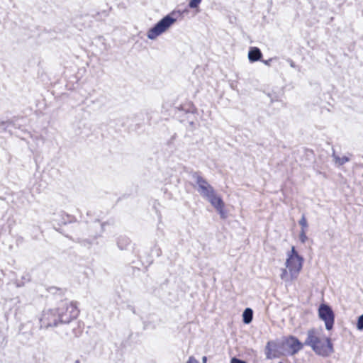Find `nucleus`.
I'll return each mask as SVG.
<instances>
[{
    "label": "nucleus",
    "mask_w": 363,
    "mask_h": 363,
    "mask_svg": "<svg viewBox=\"0 0 363 363\" xmlns=\"http://www.w3.org/2000/svg\"><path fill=\"white\" fill-rule=\"evenodd\" d=\"M206 362H207V357L206 356L203 357L202 363H206Z\"/></svg>",
    "instance_id": "cd10ccee"
},
{
    "label": "nucleus",
    "mask_w": 363,
    "mask_h": 363,
    "mask_svg": "<svg viewBox=\"0 0 363 363\" xmlns=\"http://www.w3.org/2000/svg\"><path fill=\"white\" fill-rule=\"evenodd\" d=\"M253 318V311L250 308L245 309L242 313V321L245 324H249Z\"/></svg>",
    "instance_id": "ddd939ff"
},
{
    "label": "nucleus",
    "mask_w": 363,
    "mask_h": 363,
    "mask_svg": "<svg viewBox=\"0 0 363 363\" xmlns=\"http://www.w3.org/2000/svg\"><path fill=\"white\" fill-rule=\"evenodd\" d=\"M273 60V58H269V60H262V62L267 65V66H270L271 65V62Z\"/></svg>",
    "instance_id": "bb28decb"
},
{
    "label": "nucleus",
    "mask_w": 363,
    "mask_h": 363,
    "mask_svg": "<svg viewBox=\"0 0 363 363\" xmlns=\"http://www.w3.org/2000/svg\"><path fill=\"white\" fill-rule=\"evenodd\" d=\"M33 324L28 321L26 323H22L19 327V334L25 337L26 339L29 340L33 335Z\"/></svg>",
    "instance_id": "1a4fd4ad"
},
{
    "label": "nucleus",
    "mask_w": 363,
    "mask_h": 363,
    "mask_svg": "<svg viewBox=\"0 0 363 363\" xmlns=\"http://www.w3.org/2000/svg\"><path fill=\"white\" fill-rule=\"evenodd\" d=\"M356 327L358 330H363V314L358 317Z\"/></svg>",
    "instance_id": "4be33fe9"
},
{
    "label": "nucleus",
    "mask_w": 363,
    "mask_h": 363,
    "mask_svg": "<svg viewBox=\"0 0 363 363\" xmlns=\"http://www.w3.org/2000/svg\"><path fill=\"white\" fill-rule=\"evenodd\" d=\"M74 363H81L79 359L75 360Z\"/></svg>",
    "instance_id": "7c9ffc66"
},
{
    "label": "nucleus",
    "mask_w": 363,
    "mask_h": 363,
    "mask_svg": "<svg viewBox=\"0 0 363 363\" xmlns=\"http://www.w3.org/2000/svg\"><path fill=\"white\" fill-rule=\"evenodd\" d=\"M207 201L210 202V203L216 209L217 208H220V206L224 205V202L221 197L217 196L216 191L211 194L208 197L206 198Z\"/></svg>",
    "instance_id": "9b49d317"
},
{
    "label": "nucleus",
    "mask_w": 363,
    "mask_h": 363,
    "mask_svg": "<svg viewBox=\"0 0 363 363\" xmlns=\"http://www.w3.org/2000/svg\"><path fill=\"white\" fill-rule=\"evenodd\" d=\"M224 208H225V204L223 206H220V208L219 207L216 208V211L218 212V213L220 214V216L222 218H225V217H226L225 212L224 211Z\"/></svg>",
    "instance_id": "b1692460"
},
{
    "label": "nucleus",
    "mask_w": 363,
    "mask_h": 363,
    "mask_svg": "<svg viewBox=\"0 0 363 363\" xmlns=\"http://www.w3.org/2000/svg\"><path fill=\"white\" fill-rule=\"evenodd\" d=\"M299 225L301 227V230H307L308 223L305 215H303L300 220L298 221Z\"/></svg>",
    "instance_id": "6ab92c4d"
},
{
    "label": "nucleus",
    "mask_w": 363,
    "mask_h": 363,
    "mask_svg": "<svg viewBox=\"0 0 363 363\" xmlns=\"http://www.w3.org/2000/svg\"><path fill=\"white\" fill-rule=\"evenodd\" d=\"M318 316L325 322V328L330 330L333 328L335 322V314L332 308L326 304H321L318 308Z\"/></svg>",
    "instance_id": "423d86ee"
},
{
    "label": "nucleus",
    "mask_w": 363,
    "mask_h": 363,
    "mask_svg": "<svg viewBox=\"0 0 363 363\" xmlns=\"http://www.w3.org/2000/svg\"><path fill=\"white\" fill-rule=\"evenodd\" d=\"M303 258L287 257L286 260V267L288 268L292 279H296L301 272L303 266Z\"/></svg>",
    "instance_id": "0eeeda50"
},
{
    "label": "nucleus",
    "mask_w": 363,
    "mask_h": 363,
    "mask_svg": "<svg viewBox=\"0 0 363 363\" xmlns=\"http://www.w3.org/2000/svg\"><path fill=\"white\" fill-rule=\"evenodd\" d=\"M304 345L311 347L313 351L319 356L329 357L334 352L331 339L330 337L322 338L319 332L315 328L308 330Z\"/></svg>",
    "instance_id": "f257e3e1"
},
{
    "label": "nucleus",
    "mask_w": 363,
    "mask_h": 363,
    "mask_svg": "<svg viewBox=\"0 0 363 363\" xmlns=\"http://www.w3.org/2000/svg\"><path fill=\"white\" fill-rule=\"evenodd\" d=\"M180 11H173L158 21L152 28L149 29L147 36L150 40H155L157 36L165 32L176 21Z\"/></svg>",
    "instance_id": "f03ea898"
},
{
    "label": "nucleus",
    "mask_w": 363,
    "mask_h": 363,
    "mask_svg": "<svg viewBox=\"0 0 363 363\" xmlns=\"http://www.w3.org/2000/svg\"><path fill=\"white\" fill-rule=\"evenodd\" d=\"M279 363H282V362H279Z\"/></svg>",
    "instance_id": "2f4dec72"
},
{
    "label": "nucleus",
    "mask_w": 363,
    "mask_h": 363,
    "mask_svg": "<svg viewBox=\"0 0 363 363\" xmlns=\"http://www.w3.org/2000/svg\"><path fill=\"white\" fill-rule=\"evenodd\" d=\"M191 177L197 185V191L203 199L208 197L216 191L214 188L202 177L200 172H191Z\"/></svg>",
    "instance_id": "20e7f679"
},
{
    "label": "nucleus",
    "mask_w": 363,
    "mask_h": 363,
    "mask_svg": "<svg viewBox=\"0 0 363 363\" xmlns=\"http://www.w3.org/2000/svg\"><path fill=\"white\" fill-rule=\"evenodd\" d=\"M15 125V121L13 119V120H9V121H0V132L3 131V130H6L7 129V128H9V126H14Z\"/></svg>",
    "instance_id": "dca6fc26"
},
{
    "label": "nucleus",
    "mask_w": 363,
    "mask_h": 363,
    "mask_svg": "<svg viewBox=\"0 0 363 363\" xmlns=\"http://www.w3.org/2000/svg\"><path fill=\"white\" fill-rule=\"evenodd\" d=\"M179 110L184 111L188 115L187 119H189V115L194 114L196 111V108L192 104H188L187 108L184 106H182Z\"/></svg>",
    "instance_id": "2eb2a0df"
},
{
    "label": "nucleus",
    "mask_w": 363,
    "mask_h": 363,
    "mask_svg": "<svg viewBox=\"0 0 363 363\" xmlns=\"http://www.w3.org/2000/svg\"><path fill=\"white\" fill-rule=\"evenodd\" d=\"M290 65H291V67H295L294 62L292 60H290Z\"/></svg>",
    "instance_id": "c85d7f7f"
},
{
    "label": "nucleus",
    "mask_w": 363,
    "mask_h": 363,
    "mask_svg": "<svg viewBox=\"0 0 363 363\" xmlns=\"http://www.w3.org/2000/svg\"><path fill=\"white\" fill-rule=\"evenodd\" d=\"M281 273L280 274V277L283 281H284L286 282H289L293 280L291 277V274H289V273H288V271L286 270V269H281Z\"/></svg>",
    "instance_id": "f3484780"
},
{
    "label": "nucleus",
    "mask_w": 363,
    "mask_h": 363,
    "mask_svg": "<svg viewBox=\"0 0 363 363\" xmlns=\"http://www.w3.org/2000/svg\"><path fill=\"white\" fill-rule=\"evenodd\" d=\"M306 231L304 230H301L300 234H299V240L302 243H305L306 240H308V237L306 235Z\"/></svg>",
    "instance_id": "412c9836"
},
{
    "label": "nucleus",
    "mask_w": 363,
    "mask_h": 363,
    "mask_svg": "<svg viewBox=\"0 0 363 363\" xmlns=\"http://www.w3.org/2000/svg\"><path fill=\"white\" fill-rule=\"evenodd\" d=\"M130 245V239L125 236L121 235L117 239V245L118 248L121 250H125L128 249V247Z\"/></svg>",
    "instance_id": "f8f14e48"
},
{
    "label": "nucleus",
    "mask_w": 363,
    "mask_h": 363,
    "mask_svg": "<svg viewBox=\"0 0 363 363\" xmlns=\"http://www.w3.org/2000/svg\"><path fill=\"white\" fill-rule=\"evenodd\" d=\"M332 157H333L335 162L339 166L343 165L344 164L350 161V158L348 157L343 156L340 157L338 155H335V151H333Z\"/></svg>",
    "instance_id": "4468645a"
},
{
    "label": "nucleus",
    "mask_w": 363,
    "mask_h": 363,
    "mask_svg": "<svg viewBox=\"0 0 363 363\" xmlns=\"http://www.w3.org/2000/svg\"><path fill=\"white\" fill-rule=\"evenodd\" d=\"M262 57L261 50L257 47H252L248 52V59L250 62H254L260 60Z\"/></svg>",
    "instance_id": "9d476101"
},
{
    "label": "nucleus",
    "mask_w": 363,
    "mask_h": 363,
    "mask_svg": "<svg viewBox=\"0 0 363 363\" xmlns=\"http://www.w3.org/2000/svg\"><path fill=\"white\" fill-rule=\"evenodd\" d=\"M202 0H191L189 6L191 9H196L199 6Z\"/></svg>",
    "instance_id": "5701e85b"
},
{
    "label": "nucleus",
    "mask_w": 363,
    "mask_h": 363,
    "mask_svg": "<svg viewBox=\"0 0 363 363\" xmlns=\"http://www.w3.org/2000/svg\"><path fill=\"white\" fill-rule=\"evenodd\" d=\"M187 363H199V362L194 357L191 356L189 358Z\"/></svg>",
    "instance_id": "a878e982"
},
{
    "label": "nucleus",
    "mask_w": 363,
    "mask_h": 363,
    "mask_svg": "<svg viewBox=\"0 0 363 363\" xmlns=\"http://www.w3.org/2000/svg\"><path fill=\"white\" fill-rule=\"evenodd\" d=\"M292 257V258H303L301 256H300L298 252H296L294 247H292L291 252H288L287 257Z\"/></svg>",
    "instance_id": "aec40b11"
},
{
    "label": "nucleus",
    "mask_w": 363,
    "mask_h": 363,
    "mask_svg": "<svg viewBox=\"0 0 363 363\" xmlns=\"http://www.w3.org/2000/svg\"><path fill=\"white\" fill-rule=\"evenodd\" d=\"M97 237L98 236L96 235L91 240H89V239L82 240H79V242L81 243V245L83 246L89 247L93 244V241L94 240H96L97 238Z\"/></svg>",
    "instance_id": "a211bd4d"
},
{
    "label": "nucleus",
    "mask_w": 363,
    "mask_h": 363,
    "mask_svg": "<svg viewBox=\"0 0 363 363\" xmlns=\"http://www.w3.org/2000/svg\"><path fill=\"white\" fill-rule=\"evenodd\" d=\"M189 123H190L191 125H193L194 124L193 121H189Z\"/></svg>",
    "instance_id": "c756f323"
},
{
    "label": "nucleus",
    "mask_w": 363,
    "mask_h": 363,
    "mask_svg": "<svg viewBox=\"0 0 363 363\" xmlns=\"http://www.w3.org/2000/svg\"><path fill=\"white\" fill-rule=\"evenodd\" d=\"M57 309L60 323L63 324L69 323L72 320L76 319L79 313L77 303L72 301H61Z\"/></svg>",
    "instance_id": "7ed1b4c3"
},
{
    "label": "nucleus",
    "mask_w": 363,
    "mask_h": 363,
    "mask_svg": "<svg viewBox=\"0 0 363 363\" xmlns=\"http://www.w3.org/2000/svg\"><path fill=\"white\" fill-rule=\"evenodd\" d=\"M230 363H247V362L244 360H241L236 357H233L231 359Z\"/></svg>",
    "instance_id": "393cba45"
},
{
    "label": "nucleus",
    "mask_w": 363,
    "mask_h": 363,
    "mask_svg": "<svg viewBox=\"0 0 363 363\" xmlns=\"http://www.w3.org/2000/svg\"><path fill=\"white\" fill-rule=\"evenodd\" d=\"M286 346L290 350L291 354H295L303 349L304 343H301L298 338L294 336H289L285 340Z\"/></svg>",
    "instance_id": "6e6552de"
},
{
    "label": "nucleus",
    "mask_w": 363,
    "mask_h": 363,
    "mask_svg": "<svg viewBox=\"0 0 363 363\" xmlns=\"http://www.w3.org/2000/svg\"><path fill=\"white\" fill-rule=\"evenodd\" d=\"M39 322L40 329H48L50 327H56L59 323H60L57 309L54 308L44 310L39 318Z\"/></svg>",
    "instance_id": "39448f33"
}]
</instances>
